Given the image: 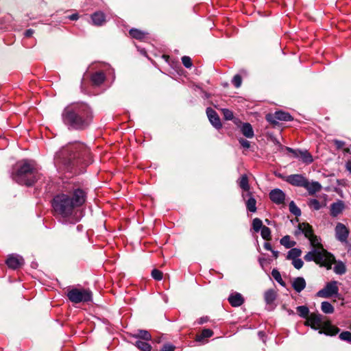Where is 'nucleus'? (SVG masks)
Returning <instances> with one entry per match:
<instances>
[{
  "label": "nucleus",
  "mask_w": 351,
  "mask_h": 351,
  "mask_svg": "<svg viewBox=\"0 0 351 351\" xmlns=\"http://www.w3.org/2000/svg\"><path fill=\"white\" fill-rule=\"evenodd\" d=\"M272 254H273V256L275 258H277L278 257V254H279V252L276 250H271Z\"/></svg>",
  "instance_id": "nucleus-58"
},
{
  "label": "nucleus",
  "mask_w": 351,
  "mask_h": 351,
  "mask_svg": "<svg viewBox=\"0 0 351 351\" xmlns=\"http://www.w3.org/2000/svg\"><path fill=\"white\" fill-rule=\"evenodd\" d=\"M69 19L72 21L77 20L78 19V14H73L69 16Z\"/></svg>",
  "instance_id": "nucleus-56"
},
{
  "label": "nucleus",
  "mask_w": 351,
  "mask_h": 351,
  "mask_svg": "<svg viewBox=\"0 0 351 351\" xmlns=\"http://www.w3.org/2000/svg\"><path fill=\"white\" fill-rule=\"evenodd\" d=\"M92 162L90 149L83 143L74 141L62 146L54 156L58 171L73 175L82 173Z\"/></svg>",
  "instance_id": "nucleus-1"
},
{
  "label": "nucleus",
  "mask_w": 351,
  "mask_h": 351,
  "mask_svg": "<svg viewBox=\"0 0 351 351\" xmlns=\"http://www.w3.org/2000/svg\"><path fill=\"white\" fill-rule=\"evenodd\" d=\"M292 265H293V267L295 269H300L303 267L304 262L301 258H298L292 260Z\"/></svg>",
  "instance_id": "nucleus-49"
},
{
  "label": "nucleus",
  "mask_w": 351,
  "mask_h": 351,
  "mask_svg": "<svg viewBox=\"0 0 351 351\" xmlns=\"http://www.w3.org/2000/svg\"><path fill=\"white\" fill-rule=\"evenodd\" d=\"M321 309L322 312L326 314H331L335 311L333 306L329 302L327 301L322 302Z\"/></svg>",
  "instance_id": "nucleus-35"
},
{
  "label": "nucleus",
  "mask_w": 351,
  "mask_h": 351,
  "mask_svg": "<svg viewBox=\"0 0 351 351\" xmlns=\"http://www.w3.org/2000/svg\"><path fill=\"white\" fill-rule=\"evenodd\" d=\"M223 113L226 120H232L234 118L233 112L229 109H223Z\"/></svg>",
  "instance_id": "nucleus-50"
},
{
  "label": "nucleus",
  "mask_w": 351,
  "mask_h": 351,
  "mask_svg": "<svg viewBox=\"0 0 351 351\" xmlns=\"http://www.w3.org/2000/svg\"><path fill=\"white\" fill-rule=\"evenodd\" d=\"M94 112L85 102H75L66 106L61 114L63 124L70 131H83L92 124Z\"/></svg>",
  "instance_id": "nucleus-3"
},
{
  "label": "nucleus",
  "mask_w": 351,
  "mask_h": 351,
  "mask_svg": "<svg viewBox=\"0 0 351 351\" xmlns=\"http://www.w3.org/2000/svg\"><path fill=\"white\" fill-rule=\"evenodd\" d=\"M298 314L303 318L308 317L309 309L306 306H299L296 308Z\"/></svg>",
  "instance_id": "nucleus-37"
},
{
  "label": "nucleus",
  "mask_w": 351,
  "mask_h": 351,
  "mask_svg": "<svg viewBox=\"0 0 351 351\" xmlns=\"http://www.w3.org/2000/svg\"><path fill=\"white\" fill-rule=\"evenodd\" d=\"M300 158L306 164H311L313 161L312 155L307 150H302Z\"/></svg>",
  "instance_id": "nucleus-34"
},
{
  "label": "nucleus",
  "mask_w": 351,
  "mask_h": 351,
  "mask_svg": "<svg viewBox=\"0 0 351 351\" xmlns=\"http://www.w3.org/2000/svg\"><path fill=\"white\" fill-rule=\"evenodd\" d=\"M210 97V95L206 92L204 93V97L206 99H208Z\"/></svg>",
  "instance_id": "nucleus-60"
},
{
  "label": "nucleus",
  "mask_w": 351,
  "mask_h": 351,
  "mask_svg": "<svg viewBox=\"0 0 351 351\" xmlns=\"http://www.w3.org/2000/svg\"><path fill=\"white\" fill-rule=\"evenodd\" d=\"M237 182L239 186L244 191V193L251 192L250 191V186L249 184L248 178L246 174L242 175L237 181Z\"/></svg>",
  "instance_id": "nucleus-25"
},
{
  "label": "nucleus",
  "mask_w": 351,
  "mask_h": 351,
  "mask_svg": "<svg viewBox=\"0 0 351 351\" xmlns=\"http://www.w3.org/2000/svg\"><path fill=\"white\" fill-rule=\"evenodd\" d=\"M34 32V31L33 29H27L25 32L24 35H25V37L29 38V37H31L32 36Z\"/></svg>",
  "instance_id": "nucleus-53"
},
{
  "label": "nucleus",
  "mask_w": 351,
  "mask_h": 351,
  "mask_svg": "<svg viewBox=\"0 0 351 351\" xmlns=\"http://www.w3.org/2000/svg\"><path fill=\"white\" fill-rule=\"evenodd\" d=\"M291 249L288 252L287 259L294 260L298 258L302 254V250L296 247H291Z\"/></svg>",
  "instance_id": "nucleus-31"
},
{
  "label": "nucleus",
  "mask_w": 351,
  "mask_h": 351,
  "mask_svg": "<svg viewBox=\"0 0 351 351\" xmlns=\"http://www.w3.org/2000/svg\"><path fill=\"white\" fill-rule=\"evenodd\" d=\"M242 79L240 75L237 74L235 75L232 80V84L236 87L239 88L241 85Z\"/></svg>",
  "instance_id": "nucleus-47"
},
{
  "label": "nucleus",
  "mask_w": 351,
  "mask_h": 351,
  "mask_svg": "<svg viewBox=\"0 0 351 351\" xmlns=\"http://www.w3.org/2000/svg\"><path fill=\"white\" fill-rule=\"evenodd\" d=\"M242 198L245 200V206L247 210L250 213H255L257 210L256 208V200L254 197L252 192L248 193H243Z\"/></svg>",
  "instance_id": "nucleus-13"
},
{
  "label": "nucleus",
  "mask_w": 351,
  "mask_h": 351,
  "mask_svg": "<svg viewBox=\"0 0 351 351\" xmlns=\"http://www.w3.org/2000/svg\"><path fill=\"white\" fill-rule=\"evenodd\" d=\"M228 302L232 306L238 307L243 304L244 299L241 293H234L230 295Z\"/></svg>",
  "instance_id": "nucleus-19"
},
{
  "label": "nucleus",
  "mask_w": 351,
  "mask_h": 351,
  "mask_svg": "<svg viewBox=\"0 0 351 351\" xmlns=\"http://www.w3.org/2000/svg\"><path fill=\"white\" fill-rule=\"evenodd\" d=\"M66 295L69 300L74 304L86 303L93 300L91 291L84 288L68 287Z\"/></svg>",
  "instance_id": "nucleus-5"
},
{
  "label": "nucleus",
  "mask_w": 351,
  "mask_h": 351,
  "mask_svg": "<svg viewBox=\"0 0 351 351\" xmlns=\"http://www.w3.org/2000/svg\"><path fill=\"white\" fill-rule=\"evenodd\" d=\"M339 337L342 341L351 343V332L350 331H343L339 334Z\"/></svg>",
  "instance_id": "nucleus-43"
},
{
  "label": "nucleus",
  "mask_w": 351,
  "mask_h": 351,
  "mask_svg": "<svg viewBox=\"0 0 351 351\" xmlns=\"http://www.w3.org/2000/svg\"><path fill=\"white\" fill-rule=\"evenodd\" d=\"M303 187L308 191L309 195H313L315 193L321 190L322 185L320 184L319 182L316 181L309 182L308 180L306 179L304 183V186H303Z\"/></svg>",
  "instance_id": "nucleus-18"
},
{
  "label": "nucleus",
  "mask_w": 351,
  "mask_h": 351,
  "mask_svg": "<svg viewBox=\"0 0 351 351\" xmlns=\"http://www.w3.org/2000/svg\"><path fill=\"white\" fill-rule=\"evenodd\" d=\"M333 142L337 149L343 148L346 144L344 141L337 139L334 140Z\"/></svg>",
  "instance_id": "nucleus-52"
},
{
  "label": "nucleus",
  "mask_w": 351,
  "mask_h": 351,
  "mask_svg": "<svg viewBox=\"0 0 351 351\" xmlns=\"http://www.w3.org/2000/svg\"><path fill=\"white\" fill-rule=\"evenodd\" d=\"M276 176H277L278 178H282V179H284V180H285V177L282 176V174H280V173H278V174H277Z\"/></svg>",
  "instance_id": "nucleus-62"
},
{
  "label": "nucleus",
  "mask_w": 351,
  "mask_h": 351,
  "mask_svg": "<svg viewBox=\"0 0 351 351\" xmlns=\"http://www.w3.org/2000/svg\"><path fill=\"white\" fill-rule=\"evenodd\" d=\"M264 226H263V222L261 219L259 218H254L252 221V228L253 230L258 232H259L262 228H263Z\"/></svg>",
  "instance_id": "nucleus-41"
},
{
  "label": "nucleus",
  "mask_w": 351,
  "mask_h": 351,
  "mask_svg": "<svg viewBox=\"0 0 351 351\" xmlns=\"http://www.w3.org/2000/svg\"><path fill=\"white\" fill-rule=\"evenodd\" d=\"M339 328L332 325H328L325 327L323 330H320L319 333H324L326 335L335 336L339 332Z\"/></svg>",
  "instance_id": "nucleus-30"
},
{
  "label": "nucleus",
  "mask_w": 351,
  "mask_h": 351,
  "mask_svg": "<svg viewBox=\"0 0 351 351\" xmlns=\"http://www.w3.org/2000/svg\"><path fill=\"white\" fill-rule=\"evenodd\" d=\"M345 208V204L342 200H338L331 204L330 208V214L332 217H336L340 215Z\"/></svg>",
  "instance_id": "nucleus-17"
},
{
  "label": "nucleus",
  "mask_w": 351,
  "mask_h": 351,
  "mask_svg": "<svg viewBox=\"0 0 351 351\" xmlns=\"http://www.w3.org/2000/svg\"><path fill=\"white\" fill-rule=\"evenodd\" d=\"M300 234H303L307 239L310 238L314 234L312 226L308 223H300L298 226L297 230L294 232V234L298 236Z\"/></svg>",
  "instance_id": "nucleus-14"
},
{
  "label": "nucleus",
  "mask_w": 351,
  "mask_h": 351,
  "mask_svg": "<svg viewBox=\"0 0 351 351\" xmlns=\"http://www.w3.org/2000/svg\"><path fill=\"white\" fill-rule=\"evenodd\" d=\"M271 276L275 279V280L278 283H279L282 287H285L286 286L285 282L282 280L281 274L277 269H272Z\"/></svg>",
  "instance_id": "nucleus-36"
},
{
  "label": "nucleus",
  "mask_w": 351,
  "mask_h": 351,
  "mask_svg": "<svg viewBox=\"0 0 351 351\" xmlns=\"http://www.w3.org/2000/svg\"><path fill=\"white\" fill-rule=\"evenodd\" d=\"M151 275H152V277L154 280H158V281L161 280L163 278V274H162V271H160V270H158L157 269H154L152 271Z\"/></svg>",
  "instance_id": "nucleus-44"
},
{
  "label": "nucleus",
  "mask_w": 351,
  "mask_h": 351,
  "mask_svg": "<svg viewBox=\"0 0 351 351\" xmlns=\"http://www.w3.org/2000/svg\"><path fill=\"white\" fill-rule=\"evenodd\" d=\"M106 80V75L102 71H97L91 75L90 80L94 86H99Z\"/></svg>",
  "instance_id": "nucleus-20"
},
{
  "label": "nucleus",
  "mask_w": 351,
  "mask_h": 351,
  "mask_svg": "<svg viewBox=\"0 0 351 351\" xmlns=\"http://www.w3.org/2000/svg\"><path fill=\"white\" fill-rule=\"evenodd\" d=\"M213 335V331L209 328H204L201 333L196 335L195 341L202 343H205L208 338Z\"/></svg>",
  "instance_id": "nucleus-22"
},
{
  "label": "nucleus",
  "mask_w": 351,
  "mask_h": 351,
  "mask_svg": "<svg viewBox=\"0 0 351 351\" xmlns=\"http://www.w3.org/2000/svg\"><path fill=\"white\" fill-rule=\"evenodd\" d=\"M176 349V346L173 343L167 342L165 343L160 348V351H175Z\"/></svg>",
  "instance_id": "nucleus-45"
},
{
  "label": "nucleus",
  "mask_w": 351,
  "mask_h": 351,
  "mask_svg": "<svg viewBox=\"0 0 351 351\" xmlns=\"http://www.w3.org/2000/svg\"><path fill=\"white\" fill-rule=\"evenodd\" d=\"M86 193L80 188L73 189L70 195L60 193L55 195L51 202V206L56 215L60 216L64 220L63 223L75 224L80 220V214L77 209L86 202Z\"/></svg>",
  "instance_id": "nucleus-2"
},
{
  "label": "nucleus",
  "mask_w": 351,
  "mask_h": 351,
  "mask_svg": "<svg viewBox=\"0 0 351 351\" xmlns=\"http://www.w3.org/2000/svg\"><path fill=\"white\" fill-rule=\"evenodd\" d=\"M308 325L317 330L322 324V315L319 313H311L307 319Z\"/></svg>",
  "instance_id": "nucleus-16"
},
{
  "label": "nucleus",
  "mask_w": 351,
  "mask_h": 351,
  "mask_svg": "<svg viewBox=\"0 0 351 351\" xmlns=\"http://www.w3.org/2000/svg\"><path fill=\"white\" fill-rule=\"evenodd\" d=\"M17 169L11 173L13 180L21 185L32 186L38 179V171L35 162L27 159L17 163Z\"/></svg>",
  "instance_id": "nucleus-4"
},
{
  "label": "nucleus",
  "mask_w": 351,
  "mask_h": 351,
  "mask_svg": "<svg viewBox=\"0 0 351 351\" xmlns=\"http://www.w3.org/2000/svg\"><path fill=\"white\" fill-rule=\"evenodd\" d=\"M308 239L309 240L310 244L312 246L313 249H319V250H325L323 247L322 244L321 243V239L319 237L313 234Z\"/></svg>",
  "instance_id": "nucleus-27"
},
{
  "label": "nucleus",
  "mask_w": 351,
  "mask_h": 351,
  "mask_svg": "<svg viewBox=\"0 0 351 351\" xmlns=\"http://www.w3.org/2000/svg\"><path fill=\"white\" fill-rule=\"evenodd\" d=\"M334 271L339 275H342L346 273V267L343 263H339L334 267Z\"/></svg>",
  "instance_id": "nucleus-40"
},
{
  "label": "nucleus",
  "mask_w": 351,
  "mask_h": 351,
  "mask_svg": "<svg viewBox=\"0 0 351 351\" xmlns=\"http://www.w3.org/2000/svg\"><path fill=\"white\" fill-rule=\"evenodd\" d=\"M239 143L241 144V145L242 147H243L244 148H246V149L250 148V143L248 141L243 139V138H240L239 140Z\"/></svg>",
  "instance_id": "nucleus-51"
},
{
  "label": "nucleus",
  "mask_w": 351,
  "mask_h": 351,
  "mask_svg": "<svg viewBox=\"0 0 351 351\" xmlns=\"http://www.w3.org/2000/svg\"><path fill=\"white\" fill-rule=\"evenodd\" d=\"M276 292L275 290L271 289L265 292L264 299L267 304L273 303L276 299Z\"/></svg>",
  "instance_id": "nucleus-29"
},
{
  "label": "nucleus",
  "mask_w": 351,
  "mask_h": 351,
  "mask_svg": "<svg viewBox=\"0 0 351 351\" xmlns=\"http://www.w3.org/2000/svg\"><path fill=\"white\" fill-rule=\"evenodd\" d=\"M346 169L351 173V160H348L346 164Z\"/></svg>",
  "instance_id": "nucleus-57"
},
{
  "label": "nucleus",
  "mask_w": 351,
  "mask_h": 351,
  "mask_svg": "<svg viewBox=\"0 0 351 351\" xmlns=\"http://www.w3.org/2000/svg\"><path fill=\"white\" fill-rule=\"evenodd\" d=\"M130 35L137 40H143L145 38L146 33L144 32H142L138 29L132 28L129 32Z\"/></svg>",
  "instance_id": "nucleus-32"
},
{
  "label": "nucleus",
  "mask_w": 351,
  "mask_h": 351,
  "mask_svg": "<svg viewBox=\"0 0 351 351\" xmlns=\"http://www.w3.org/2000/svg\"><path fill=\"white\" fill-rule=\"evenodd\" d=\"M265 261V259L264 258H258V262L260 263V265L263 267V263Z\"/></svg>",
  "instance_id": "nucleus-59"
},
{
  "label": "nucleus",
  "mask_w": 351,
  "mask_h": 351,
  "mask_svg": "<svg viewBox=\"0 0 351 351\" xmlns=\"http://www.w3.org/2000/svg\"><path fill=\"white\" fill-rule=\"evenodd\" d=\"M207 321H208L207 317H202L198 319L197 323L199 324H203L204 323L206 322Z\"/></svg>",
  "instance_id": "nucleus-54"
},
{
  "label": "nucleus",
  "mask_w": 351,
  "mask_h": 351,
  "mask_svg": "<svg viewBox=\"0 0 351 351\" xmlns=\"http://www.w3.org/2000/svg\"><path fill=\"white\" fill-rule=\"evenodd\" d=\"M331 256L326 250L313 249L304 256V259L307 262L314 261L320 265L328 266L330 265Z\"/></svg>",
  "instance_id": "nucleus-6"
},
{
  "label": "nucleus",
  "mask_w": 351,
  "mask_h": 351,
  "mask_svg": "<svg viewBox=\"0 0 351 351\" xmlns=\"http://www.w3.org/2000/svg\"><path fill=\"white\" fill-rule=\"evenodd\" d=\"M206 114L209 119V121L212 125L217 130H219L222 127L220 118L217 112L212 108L208 107L206 108Z\"/></svg>",
  "instance_id": "nucleus-11"
},
{
  "label": "nucleus",
  "mask_w": 351,
  "mask_h": 351,
  "mask_svg": "<svg viewBox=\"0 0 351 351\" xmlns=\"http://www.w3.org/2000/svg\"><path fill=\"white\" fill-rule=\"evenodd\" d=\"M241 131L247 138H252L254 135L253 128L249 123H244L241 128Z\"/></svg>",
  "instance_id": "nucleus-26"
},
{
  "label": "nucleus",
  "mask_w": 351,
  "mask_h": 351,
  "mask_svg": "<svg viewBox=\"0 0 351 351\" xmlns=\"http://www.w3.org/2000/svg\"><path fill=\"white\" fill-rule=\"evenodd\" d=\"M265 119L268 122L274 125L277 124L278 121H290L293 119L289 112L282 110L276 111L273 114H267Z\"/></svg>",
  "instance_id": "nucleus-8"
},
{
  "label": "nucleus",
  "mask_w": 351,
  "mask_h": 351,
  "mask_svg": "<svg viewBox=\"0 0 351 351\" xmlns=\"http://www.w3.org/2000/svg\"><path fill=\"white\" fill-rule=\"evenodd\" d=\"M335 238L337 241L346 243L350 234L348 228L342 223L338 222L335 228Z\"/></svg>",
  "instance_id": "nucleus-9"
},
{
  "label": "nucleus",
  "mask_w": 351,
  "mask_h": 351,
  "mask_svg": "<svg viewBox=\"0 0 351 351\" xmlns=\"http://www.w3.org/2000/svg\"><path fill=\"white\" fill-rule=\"evenodd\" d=\"M265 222L267 223V225H271V221H269V219H265Z\"/></svg>",
  "instance_id": "nucleus-63"
},
{
  "label": "nucleus",
  "mask_w": 351,
  "mask_h": 351,
  "mask_svg": "<svg viewBox=\"0 0 351 351\" xmlns=\"http://www.w3.org/2000/svg\"><path fill=\"white\" fill-rule=\"evenodd\" d=\"M338 284L339 282L336 280L327 282L325 287L317 293V296L323 298H337L339 296Z\"/></svg>",
  "instance_id": "nucleus-7"
},
{
  "label": "nucleus",
  "mask_w": 351,
  "mask_h": 351,
  "mask_svg": "<svg viewBox=\"0 0 351 351\" xmlns=\"http://www.w3.org/2000/svg\"><path fill=\"white\" fill-rule=\"evenodd\" d=\"M263 246L265 250L269 251H271L273 249L271 245L268 242H265Z\"/></svg>",
  "instance_id": "nucleus-55"
},
{
  "label": "nucleus",
  "mask_w": 351,
  "mask_h": 351,
  "mask_svg": "<svg viewBox=\"0 0 351 351\" xmlns=\"http://www.w3.org/2000/svg\"><path fill=\"white\" fill-rule=\"evenodd\" d=\"M91 21L94 25L101 26L106 21L105 14L102 12H95L91 15Z\"/></svg>",
  "instance_id": "nucleus-23"
},
{
  "label": "nucleus",
  "mask_w": 351,
  "mask_h": 351,
  "mask_svg": "<svg viewBox=\"0 0 351 351\" xmlns=\"http://www.w3.org/2000/svg\"><path fill=\"white\" fill-rule=\"evenodd\" d=\"M182 62L183 65L187 69H190L193 66L191 58L187 56L182 57Z\"/></svg>",
  "instance_id": "nucleus-46"
},
{
  "label": "nucleus",
  "mask_w": 351,
  "mask_h": 351,
  "mask_svg": "<svg viewBox=\"0 0 351 351\" xmlns=\"http://www.w3.org/2000/svg\"><path fill=\"white\" fill-rule=\"evenodd\" d=\"M306 178L302 174H291L285 177V180L289 184L295 186L303 187Z\"/></svg>",
  "instance_id": "nucleus-12"
},
{
  "label": "nucleus",
  "mask_w": 351,
  "mask_h": 351,
  "mask_svg": "<svg viewBox=\"0 0 351 351\" xmlns=\"http://www.w3.org/2000/svg\"><path fill=\"white\" fill-rule=\"evenodd\" d=\"M258 335H259V337H261L262 338L263 337H264V332L262 331H259Z\"/></svg>",
  "instance_id": "nucleus-61"
},
{
  "label": "nucleus",
  "mask_w": 351,
  "mask_h": 351,
  "mask_svg": "<svg viewBox=\"0 0 351 351\" xmlns=\"http://www.w3.org/2000/svg\"><path fill=\"white\" fill-rule=\"evenodd\" d=\"M308 205L310 208H313L315 210H319L322 206L317 199H311L309 200Z\"/></svg>",
  "instance_id": "nucleus-42"
},
{
  "label": "nucleus",
  "mask_w": 351,
  "mask_h": 351,
  "mask_svg": "<svg viewBox=\"0 0 351 351\" xmlns=\"http://www.w3.org/2000/svg\"><path fill=\"white\" fill-rule=\"evenodd\" d=\"M271 230L265 226H263V228H262L261 230V235L262 238L266 241H269L271 239Z\"/></svg>",
  "instance_id": "nucleus-38"
},
{
  "label": "nucleus",
  "mask_w": 351,
  "mask_h": 351,
  "mask_svg": "<svg viewBox=\"0 0 351 351\" xmlns=\"http://www.w3.org/2000/svg\"><path fill=\"white\" fill-rule=\"evenodd\" d=\"M306 286V283L303 277H297L292 282V287L297 293H300Z\"/></svg>",
  "instance_id": "nucleus-21"
},
{
  "label": "nucleus",
  "mask_w": 351,
  "mask_h": 351,
  "mask_svg": "<svg viewBox=\"0 0 351 351\" xmlns=\"http://www.w3.org/2000/svg\"><path fill=\"white\" fill-rule=\"evenodd\" d=\"M132 337L137 340L151 341L152 339L151 334L146 330H138Z\"/></svg>",
  "instance_id": "nucleus-24"
},
{
  "label": "nucleus",
  "mask_w": 351,
  "mask_h": 351,
  "mask_svg": "<svg viewBox=\"0 0 351 351\" xmlns=\"http://www.w3.org/2000/svg\"><path fill=\"white\" fill-rule=\"evenodd\" d=\"M284 148L289 153H291L293 156L296 158H300V152L302 150L300 149H294L289 147H284Z\"/></svg>",
  "instance_id": "nucleus-48"
},
{
  "label": "nucleus",
  "mask_w": 351,
  "mask_h": 351,
  "mask_svg": "<svg viewBox=\"0 0 351 351\" xmlns=\"http://www.w3.org/2000/svg\"><path fill=\"white\" fill-rule=\"evenodd\" d=\"M5 263L9 268L16 269L24 265V259L18 254H11L7 258Z\"/></svg>",
  "instance_id": "nucleus-10"
},
{
  "label": "nucleus",
  "mask_w": 351,
  "mask_h": 351,
  "mask_svg": "<svg viewBox=\"0 0 351 351\" xmlns=\"http://www.w3.org/2000/svg\"><path fill=\"white\" fill-rule=\"evenodd\" d=\"M289 211L296 217L301 215V210L295 204L293 201H291L289 204Z\"/></svg>",
  "instance_id": "nucleus-39"
},
{
  "label": "nucleus",
  "mask_w": 351,
  "mask_h": 351,
  "mask_svg": "<svg viewBox=\"0 0 351 351\" xmlns=\"http://www.w3.org/2000/svg\"><path fill=\"white\" fill-rule=\"evenodd\" d=\"M80 227H81V226H77V230H80Z\"/></svg>",
  "instance_id": "nucleus-64"
},
{
  "label": "nucleus",
  "mask_w": 351,
  "mask_h": 351,
  "mask_svg": "<svg viewBox=\"0 0 351 351\" xmlns=\"http://www.w3.org/2000/svg\"><path fill=\"white\" fill-rule=\"evenodd\" d=\"M269 198L276 204H282L285 200V193L280 189H272L269 192Z\"/></svg>",
  "instance_id": "nucleus-15"
},
{
  "label": "nucleus",
  "mask_w": 351,
  "mask_h": 351,
  "mask_svg": "<svg viewBox=\"0 0 351 351\" xmlns=\"http://www.w3.org/2000/svg\"><path fill=\"white\" fill-rule=\"evenodd\" d=\"M281 245L289 249L294 247L296 245V242L291 240V237L289 235L284 236L280 241Z\"/></svg>",
  "instance_id": "nucleus-33"
},
{
  "label": "nucleus",
  "mask_w": 351,
  "mask_h": 351,
  "mask_svg": "<svg viewBox=\"0 0 351 351\" xmlns=\"http://www.w3.org/2000/svg\"><path fill=\"white\" fill-rule=\"evenodd\" d=\"M149 341L136 340L134 345L141 351H151L152 346Z\"/></svg>",
  "instance_id": "nucleus-28"
}]
</instances>
